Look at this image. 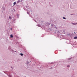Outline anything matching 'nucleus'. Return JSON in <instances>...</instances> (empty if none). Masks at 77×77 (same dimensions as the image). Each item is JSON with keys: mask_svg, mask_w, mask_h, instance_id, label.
Masks as SVG:
<instances>
[{"mask_svg": "<svg viewBox=\"0 0 77 77\" xmlns=\"http://www.w3.org/2000/svg\"><path fill=\"white\" fill-rule=\"evenodd\" d=\"M72 24H73V25H76V24H77V23H72Z\"/></svg>", "mask_w": 77, "mask_h": 77, "instance_id": "1", "label": "nucleus"}, {"mask_svg": "<svg viewBox=\"0 0 77 77\" xmlns=\"http://www.w3.org/2000/svg\"><path fill=\"white\" fill-rule=\"evenodd\" d=\"M20 0H18L17 2V4L19 3H20Z\"/></svg>", "mask_w": 77, "mask_h": 77, "instance_id": "2", "label": "nucleus"}, {"mask_svg": "<svg viewBox=\"0 0 77 77\" xmlns=\"http://www.w3.org/2000/svg\"><path fill=\"white\" fill-rule=\"evenodd\" d=\"M74 39H77V37H74Z\"/></svg>", "mask_w": 77, "mask_h": 77, "instance_id": "3", "label": "nucleus"}, {"mask_svg": "<svg viewBox=\"0 0 77 77\" xmlns=\"http://www.w3.org/2000/svg\"><path fill=\"white\" fill-rule=\"evenodd\" d=\"M8 75V76L9 77H12V76L10 75H8Z\"/></svg>", "mask_w": 77, "mask_h": 77, "instance_id": "4", "label": "nucleus"}, {"mask_svg": "<svg viewBox=\"0 0 77 77\" xmlns=\"http://www.w3.org/2000/svg\"><path fill=\"white\" fill-rule=\"evenodd\" d=\"M16 2H14L13 3L14 5H16Z\"/></svg>", "mask_w": 77, "mask_h": 77, "instance_id": "5", "label": "nucleus"}, {"mask_svg": "<svg viewBox=\"0 0 77 77\" xmlns=\"http://www.w3.org/2000/svg\"><path fill=\"white\" fill-rule=\"evenodd\" d=\"M10 37L11 38H13V35H10Z\"/></svg>", "mask_w": 77, "mask_h": 77, "instance_id": "6", "label": "nucleus"}, {"mask_svg": "<svg viewBox=\"0 0 77 77\" xmlns=\"http://www.w3.org/2000/svg\"><path fill=\"white\" fill-rule=\"evenodd\" d=\"M9 19H10V20H12V17H10V16H9Z\"/></svg>", "mask_w": 77, "mask_h": 77, "instance_id": "7", "label": "nucleus"}, {"mask_svg": "<svg viewBox=\"0 0 77 77\" xmlns=\"http://www.w3.org/2000/svg\"><path fill=\"white\" fill-rule=\"evenodd\" d=\"M20 55L21 56H23L24 55V54H23L22 53L20 54Z\"/></svg>", "mask_w": 77, "mask_h": 77, "instance_id": "8", "label": "nucleus"}, {"mask_svg": "<svg viewBox=\"0 0 77 77\" xmlns=\"http://www.w3.org/2000/svg\"><path fill=\"white\" fill-rule=\"evenodd\" d=\"M51 26H54V24H52L51 25Z\"/></svg>", "mask_w": 77, "mask_h": 77, "instance_id": "9", "label": "nucleus"}, {"mask_svg": "<svg viewBox=\"0 0 77 77\" xmlns=\"http://www.w3.org/2000/svg\"><path fill=\"white\" fill-rule=\"evenodd\" d=\"M37 26H38V27H40V26H41V25H39V24L37 25Z\"/></svg>", "mask_w": 77, "mask_h": 77, "instance_id": "10", "label": "nucleus"}, {"mask_svg": "<svg viewBox=\"0 0 77 77\" xmlns=\"http://www.w3.org/2000/svg\"><path fill=\"white\" fill-rule=\"evenodd\" d=\"M63 19H64V20H66V18L65 17H63Z\"/></svg>", "mask_w": 77, "mask_h": 77, "instance_id": "11", "label": "nucleus"}, {"mask_svg": "<svg viewBox=\"0 0 77 77\" xmlns=\"http://www.w3.org/2000/svg\"><path fill=\"white\" fill-rule=\"evenodd\" d=\"M18 15H19V14H17V18H18Z\"/></svg>", "mask_w": 77, "mask_h": 77, "instance_id": "12", "label": "nucleus"}, {"mask_svg": "<svg viewBox=\"0 0 77 77\" xmlns=\"http://www.w3.org/2000/svg\"><path fill=\"white\" fill-rule=\"evenodd\" d=\"M68 59H69V60H70V59H71V58H68Z\"/></svg>", "mask_w": 77, "mask_h": 77, "instance_id": "13", "label": "nucleus"}, {"mask_svg": "<svg viewBox=\"0 0 77 77\" xmlns=\"http://www.w3.org/2000/svg\"><path fill=\"white\" fill-rule=\"evenodd\" d=\"M69 66H70L69 65H67V67H69Z\"/></svg>", "mask_w": 77, "mask_h": 77, "instance_id": "14", "label": "nucleus"}, {"mask_svg": "<svg viewBox=\"0 0 77 77\" xmlns=\"http://www.w3.org/2000/svg\"><path fill=\"white\" fill-rule=\"evenodd\" d=\"M60 36H61V38H62V37L63 36V35H61Z\"/></svg>", "mask_w": 77, "mask_h": 77, "instance_id": "15", "label": "nucleus"}, {"mask_svg": "<svg viewBox=\"0 0 77 77\" xmlns=\"http://www.w3.org/2000/svg\"><path fill=\"white\" fill-rule=\"evenodd\" d=\"M8 74L9 75H10V72H8Z\"/></svg>", "mask_w": 77, "mask_h": 77, "instance_id": "16", "label": "nucleus"}, {"mask_svg": "<svg viewBox=\"0 0 77 77\" xmlns=\"http://www.w3.org/2000/svg\"><path fill=\"white\" fill-rule=\"evenodd\" d=\"M50 69H53V67L51 68Z\"/></svg>", "mask_w": 77, "mask_h": 77, "instance_id": "17", "label": "nucleus"}, {"mask_svg": "<svg viewBox=\"0 0 77 77\" xmlns=\"http://www.w3.org/2000/svg\"><path fill=\"white\" fill-rule=\"evenodd\" d=\"M11 30H12V28H11Z\"/></svg>", "mask_w": 77, "mask_h": 77, "instance_id": "18", "label": "nucleus"}, {"mask_svg": "<svg viewBox=\"0 0 77 77\" xmlns=\"http://www.w3.org/2000/svg\"><path fill=\"white\" fill-rule=\"evenodd\" d=\"M27 13L28 14H29V12H27Z\"/></svg>", "mask_w": 77, "mask_h": 77, "instance_id": "19", "label": "nucleus"}, {"mask_svg": "<svg viewBox=\"0 0 77 77\" xmlns=\"http://www.w3.org/2000/svg\"><path fill=\"white\" fill-rule=\"evenodd\" d=\"M74 15V14H71V15Z\"/></svg>", "mask_w": 77, "mask_h": 77, "instance_id": "20", "label": "nucleus"}, {"mask_svg": "<svg viewBox=\"0 0 77 77\" xmlns=\"http://www.w3.org/2000/svg\"><path fill=\"white\" fill-rule=\"evenodd\" d=\"M74 33H75V32H74Z\"/></svg>", "mask_w": 77, "mask_h": 77, "instance_id": "21", "label": "nucleus"}, {"mask_svg": "<svg viewBox=\"0 0 77 77\" xmlns=\"http://www.w3.org/2000/svg\"><path fill=\"white\" fill-rule=\"evenodd\" d=\"M12 51H14L12 50Z\"/></svg>", "mask_w": 77, "mask_h": 77, "instance_id": "22", "label": "nucleus"}, {"mask_svg": "<svg viewBox=\"0 0 77 77\" xmlns=\"http://www.w3.org/2000/svg\"><path fill=\"white\" fill-rule=\"evenodd\" d=\"M14 52H16V51H14Z\"/></svg>", "mask_w": 77, "mask_h": 77, "instance_id": "23", "label": "nucleus"}]
</instances>
